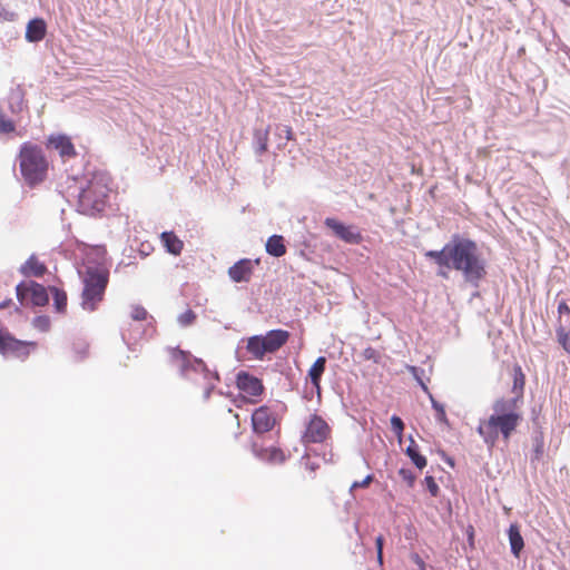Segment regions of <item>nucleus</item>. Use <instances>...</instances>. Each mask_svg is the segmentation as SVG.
Returning a JSON list of instances; mask_svg holds the SVG:
<instances>
[{
  "label": "nucleus",
  "mask_w": 570,
  "mask_h": 570,
  "mask_svg": "<svg viewBox=\"0 0 570 570\" xmlns=\"http://www.w3.org/2000/svg\"><path fill=\"white\" fill-rule=\"evenodd\" d=\"M236 387L249 396H259L264 393L263 381L247 371H239L236 374Z\"/></svg>",
  "instance_id": "nucleus-14"
},
{
  "label": "nucleus",
  "mask_w": 570,
  "mask_h": 570,
  "mask_svg": "<svg viewBox=\"0 0 570 570\" xmlns=\"http://www.w3.org/2000/svg\"><path fill=\"white\" fill-rule=\"evenodd\" d=\"M276 136H278L279 138L284 137L286 140L294 139V132L292 128L287 125H278L276 127Z\"/></svg>",
  "instance_id": "nucleus-45"
},
{
  "label": "nucleus",
  "mask_w": 570,
  "mask_h": 570,
  "mask_svg": "<svg viewBox=\"0 0 570 570\" xmlns=\"http://www.w3.org/2000/svg\"><path fill=\"white\" fill-rule=\"evenodd\" d=\"M129 266H135V263L132 261L128 262V263H125L124 261L119 262L118 265L116 266L115 268V272H119L122 267H129Z\"/></svg>",
  "instance_id": "nucleus-53"
},
{
  "label": "nucleus",
  "mask_w": 570,
  "mask_h": 570,
  "mask_svg": "<svg viewBox=\"0 0 570 570\" xmlns=\"http://www.w3.org/2000/svg\"><path fill=\"white\" fill-rule=\"evenodd\" d=\"M390 424H391V430L397 438L399 443H401L403 440V435H404L403 420L397 414H393L390 419Z\"/></svg>",
  "instance_id": "nucleus-34"
},
{
  "label": "nucleus",
  "mask_w": 570,
  "mask_h": 570,
  "mask_svg": "<svg viewBox=\"0 0 570 570\" xmlns=\"http://www.w3.org/2000/svg\"><path fill=\"white\" fill-rule=\"evenodd\" d=\"M405 455L419 470H423L428 465V459L420 452V448L412 435H409V445L405 449Z\"/></svg>",
  "instance_id": "nucleus-24"
},
{
  "label": "nucleus",
  "mask_w": 570,
  "mask_h": 570,
  "mask_svg": "<svg viewBox=\"0 0 570 570\" xmlns=\"http://www.w3.org/2000/svg\"><path fill=\"white\" fill-rule=\"evenodd\" d=\"M19 14L13 11V10H10L7 6L0 3V21L1 22H12V21H16L18 19Z\"/></svg>",
  "instance_id": "nucleus-41"
},
{
  "label": "nucleus",
  "mask_w": 570,
  "mask_h": 570,
  "mask_svg": "<svg viewBox=\"0 0 570 570\" xmlns=\"http://www.w3.org/2000/svg\"><path fill=\"white\" fill-rule=\"evenodd\" d=\"M266 253L275 258H279L286 254L285 238L283 235L273 234L265 243Z\"/></svg>",
  "instance_id": "nucleus-23"
},
{
  "label": "nucleus",
  "mask_w": 570,
  "mask_h": 570,
  "mask_svg": "<svg viewBox=\"0 0 570 570\" xmlns=\"http://www.w3.org/2000/svg\"><path fill=\"white\" fill-rule=\"evenodd\" d=\"M170 364L177 368L178 375L191 382L194 385H200L203 380L213 375L205 361L191 354L190 351L181 350L179 346L167 347Z\"/></svg>",
  "instance_id": "nucleus-5"
},
{
  "label": "nucleus",
  "mask_w": 570,
  "mask_h": 570,
  "mask_svg": "<svg viewBox=\"0 0 570 570\" xmlns=\"http://www.w3.org/2000/svg\"><path fill=\"white\" fill-rule=\"evenodd\" d=\"M465 535H466V541H468L469 547L471 549H474L475 548V541H474L475 530L472 524H468V527L465 528Z\"/></svg>",
  "instance_id": "nucleus-49"
},
{
  "label": "nucleus",
  "mask_w": 570,
  "mask_h": 570,
  "mask_svg": "<svg viewBox=\"0 0 570 570\" xmlns=\"http://www.w3.org/2000/svg\"><path fill=\"white\" fill-rule=\"evenodd\" d=\"M49 286L32 281H21L16 286V295L21 305L42 307L49 303Z\"/></svg>",
  "instance_id": "nucleus-7"
},
{
  "label": "nucleus",
  "mask_w": 570,
  "mask_h": 570,
  "mask_svg": "<svg viewBox=\"0 0 570 570\" xmlns=\"http://www.w3.org/2000/svg\"><path fill=\"white\" fill-rule=\"evenodd\" d=\"M19 273L26 277H42L47 273V266L40 262L36 254H31L29 258L19 267Z\"/></svg>",
  "instance_id": "nucleus-20"
},
{
  "label": "nucleus",
  "mask_w": 570,
  "mask_h": 570,
  "mask_svg": "<svg viewBox=\"0 0 570 570\" xmlns=\"http://www.w3.org/2000/svg\"><path fill=\"white\" fill-rule=\"evenodd\" d=\"M333 456L334 455H333L332 452H330V458H326V454L324 453L323 459H324L325 462H333Z\"/></svg>",
  "instance_id": "nucleus-59"
},
{
  "label": "nucleus",
  "mask_w": 570,
  "mask_h": 570,
  "mask_svg": "<svg viewBox=\"0 0 570 570\" xmlns=\"http://www.w3.org/2000/svg\"><path fill=\"white\" fill-rule=\"evenodd\" d=\"M558 343L569 352L570 347V332L566 331V328L562 325H559L556 330Z\"/></svg>",
  "instance_id": "nucleus-38"
},
{
  "label": "nucleus",
  "mask_w": 570,
  "mask_h": 570,
  "mask_svg": "<svg viewBox=\"0 0 570 570\" xmlns=\"http://www.w3.org/2000/svg\"><path fill=\"white\" fill-rule=\"evenodd\" d=\"M374 480V474L370 473L367 474L363 480L361 481H354L350 488V491L353 492L357 488H365L368 487L370 483Z\"/></svg>",
  "instance_id": "nucleus-46"
},
{
  "label": "nucleus",
  "mask_w": 570,
  "mask_h": 570,
  "mask_svg": "<svg viewBox=\"0 0 570 570\" xmlns=\"http://www.w3.org/2000/svg\"><path fill=\"white\" fill-rule=\"evenodd\" d=\"M12 304L11 298H7L0 303V309L8 308Z\"/></svg>",
  "instance_id": "nucleus-56"
},
{
  "label": "nucleus",
  "mask_w": 570,
  "mask_h": 570,
  "mask_svg": "<svg viewBox=\"0 0 570 570\" xmlns=\"http://www.w3.org/2000/svg\"><path fill=\"white\" fill-rule=\"evenodd\" d=\"M220 382V375L217 372V370H214L213 375L208 376V379L203 380L202 386L204 389L203 392V400L204 402H207L210 399L212 393L216 389V384Z\"/></svg>",
  "instance_id": "nucleus-30"
},
{
  "label": "nucleus",
  "mask_w": 570,
  "mask_h": 570,
  "mask_svg": "<svg viewBox=\"0 0 570 570\" xmlns=\"http://www.w3.org/2000/svg\"><path fill=\"white\" fill-rule=\"evenodd\" d=\"M361 355L363 360L372 361L374 364H380L382 361V354L372 346L364 348Z\"/></svg>",
  "instance_id": "nucleus-37"
},
{
  "label": "nucleus",
  "mask_w": 570,
  "mask_h": 570,
  "mask_svg": "<svg viewBox=\"0 0 570 570\" xmlns=\"http://www.w3.org/2000/svg\"><path fill=\"white\" fill-rule=\"evenodd\" d=\"M524 383H525V376L522 373L521 367L520 366H515L514 367V374H513L512 392L515 395H519L520 399L522 397V394H523Z\"/></svg>",
  "instance_id": "nucleus-32"
},
{
  "label": "nucleus",
  "mask_w": 570,
  "mask_h": 570,
  "mask_svg": "<svg viewBox=\"0 0 570 570\" xmlns=\"http://www.w3.org/2000/svg\"><path fill=\"white\" fill-rule=\"evenodd\" d=\"M314 254V249L308 240H303L302 248L297 250V255L304 258L305 261H313L312 255Z\"/></svg>",
  "instance_id": "nucleus-43"
},
{
  "label": "nucleus",
  "mask_w": 570,
  "mask_h": 570,
  "mask_svg": "<svg viewBox=\"0 0 570 570\" xmlns=\"http://www.w3.org/2000/svg\"><path fill=\"white\" fill-rule=\"evenodd\" d=\"M36 346V342L19 340L9 331L0 330V354L3 356L12 355L17 358L24 360Z\"/></svg>",
  "instance_id": "nucleus-8"
},
{
  "label": "nucleus",
  "mask_w": 570,
  "mask_h": 570,
  "mask_svg": "<svg viewBox=\"0 0 570 570\" xmlns=\"http://www.w3.org/2000/svg\"><path fill=\"white\" fill-rule=\"evenodd\" d=\"M399 475L407 484L409 488H413L416 481V474L409 468H401Z\"/></svg>",
  "instance_id": "nucleus-39"
},
{
  "label": "nucleus",
  "mask_w": 570,
  "mask_h": 570,
  "mask_svg": "<svg viewBox=\"0 0 570 570\" xmlns=\"http://www.w3.org/2000/svg\"><path fill=\"white\" fill-rule=\"evenodd\" d=\"M110 178L105 171H95L79 185L77 210L89 217H102L110 207Z\"/></svg>",
  "instance_id": "nucleus-2"
},
{
  "label": "nucleus",
  "mask_w": 570,
  "mask_h": 570,
  "mask_svg": "<svg viewBox=\"0 0 570 570\" xmlns=\"http://www.w3.org/2000/svg\"><path fill=\"white\" fill-rule=\"evenodd\" d=\"M424 257L436 266L439 278L449 279L450 273L456 272L464 285L473 289L471 297H481L480 288L489 274V261L475 239L463 233H453L441 249H429Z\"/></svg>",
  "instance_id": "nucleus-1"
},
{
  "label": "nucleus",
  "mask_w": 570,
  "mask_h": 570,
  "mask_svg": "<svg viewBox=\"0 0 570 570\" xmlns=\"http://www.w3.org/2000/svg\"><path fill=\"white\" fill-rule=\"evenodd\" d=\"M423 482L431 497L435 498L440 494V487L436 483L435 478L433 475L426 474Z\"/></svg>",
  "instance_id": "nucleus-40"
},
{
  "label": "nucleus",
  "mask_w": 570,
  "mask_h": 570,
  "mask_svg": "<svg viewBox=\"0 0 570 570\" xmlns=\"http://www.w3.org/2000/svg\"><path fill=\"white\" fill-rule=\"evenodd\" d=\"M130 316L134 321H145L148 317L147 309L141 305H134Z\"/></svg>",
  "instance_id": "nucleus-44"
},
{
  "label": "nucleus",
  "mask_w": 570,
  "mask_h": 570,
  "mask_svg": "<svg viewBox=\"0 0 570 570\" xmlns=\"http://www.w3.org/2000/svg\"><path fill=\"white\" fill-rule=\"evenodd\" d=\"M252 452L258 460L267 463H284L286 456L284 452L276 446L264 448L256 442L252 443Z\"/></svg>",
  "instance_id": "nucleus-17"
},
{
  "label": "nucleus",
  "mask_w": 570,
  "mask_h": 570,
  "mask_svg": "<svg viewBox=\"0 0 570 570\" xmlns=\"http://www.w3.org/2000/svg\"><path fill=\"white\" fill-rule=\"evenodd\" d=\"M410 560L417 567V570H426L425 561L417 552H411Z\"/></svg>",
  "instance_id": "nucleus-47"
},
{
  "label": "nucleus",
  "mask_w": 570,
  "mask_h": 570,
  "mask_svg": "<svg viewBox=\"0 0 570 570\" xmlns=\"http://www.w3.org/2000/svg\"><path fill=\"white\" fill-rule=\"evenodd\" d=\"M558 313H559L560 317L562 315H564V314H567V315L570 314V307H569L568 303L564 299L559 302V304H558Z\"/></svg>",
  "instance_id": "nucleus-50"
},
{
  "label": "nucleus",
  "mask_w": 570,
  "mask_h": 570,
  "mask_svg": "<svg viewBox=\"0 0 570 570\" xmlns=\"http://www.w3.org/2000/svg\"><path fill=\"white\" fill-rule=\"evenodd\" d=\"M160 242L168 254L174 256L180 255L184 243L173 230L163 232L160 234Z\"/></svg>",
  "instance_id": "nucleus-22"
},
{
  "label": "nucleus",
  "mask_w": 570,
  "mask_h": 570,
  "mask_svg": "<svg viewBox=\"0 0 570 570\" xmlns=\"http://www.w3.org/2000/svg\"><path fill=\"white\" fill-rule=\"evenodd\" d=\"M431 402V407L434 411L435 421L440 424L449 425V420L445 412V405L439 402L431 392L426 393Z\"/></svg>",
  "instance_id": "nucleus-29"
},
{
  "label": "nucleus",
  "mask_w": 570,
  "mask_h": 570,
  "mask_svg": "<svg viewBox=\"0 0 570 570\" xmlns=\"http://www.w3.org/2000/svg\"><path fill=\"white\" fill-rule=\"evenodd\" d=\"M499 434H500V432L495 428L487 426V433L484 434V436L482 439L489 448H492L495 445V443L499 439Z\"/></svg>",
  "instance_id": "nucleus-42"
},
{
  "label": "nucleus",
  "mask_w": 570,
  "mask_h": 570,
  "mask_svg": "<svg viewBox=\"0 0 570 570\" xmlns=\"http://www.w3.org/2000/svg\"><path fill=\"white\" fill-rule=\"evenodd\" d=\"M289 332L283 328H274L265 334H256L244 337L240 342H246V352L252 360L262 361L267 354L276 353L283 345L287 343Z\"/></svg>",
  "instance_id": "nucleus-6"
},
{
  "label": "nucleus",
  "mask_w": 570,
  "mask_h": 570,
  "mask_svg": "<svg viewBox=\"0 0 570 570\" xmlns=\"http://www.w3.org/2000/svg\"><path fill=\"white\" fill-rule=\"evenodd\" d=\"M330 424L317 413L309 415L308 421L305 423V431L302 435L304 444L307 443H323L331 434Z\"/></svg>",
  "instance_id": "nucleus-10"
},
{
  "label": "nucleus",
  "mask_w": 570,
  "mask_h": 570,
  "mask_svg": "<svg viewBox=\"0 0 570 570\" xmlns=\"http://www.w3.org/2000/svg\"><path fill=\"white\" fill-rule=\"evenodd\" d=\"M544 452V440L541 431H535L532 435V454L531 463L540 461Z\"/></svg>",
  "instance_id": "nucleus-28"
},
{
  "label": "nucleus",
  "mask_w": 570,
  "mask_h": 570,
  "mask_svg": "<svg viewBox=\"0 0 570 570\" xmlns=\"http://www.w3.org/2000/svg\"><path fill=\"white\" fill-rule=\"evenodd\" d=\"M46 147L56 150L62 159L77 156L76 147L67 134H51L47 137Z\"/></svg>",
  "instance_id": "nucleus-12"
},
{
  "label": "nucleus",
  "mask_w": 570,
  "mask_h": 570,
  "mask_svg": "<svg viewBox=\"0 0 570 570\" xmlns=\"http://www.w3.org/2000/svg\"><path fill=\"white\" fill-rule=\"evenodd\" d=\"M312 396H313V392H311L309 394H307V393L304 394V399H307V400L312 399Z\"/></svg>",
  "instance_id": "nucleus-60"
},
{
  "label": "nucleus",
  "mask_w": 570,
  "mask_h": 570,
  "mask_svg": "<svg viewBox=\"0 0 570 570\" xmlns=\"http://www.w3.org/2000/svg\"><path fill=\"white\" fill-rule=\"evenodd\" d=\"M443 460L444 462L450 465L451 468H454L455 465V460L452 458V456H449L446 455L445 453H443Z\"/></svg>",
  "instance_id": "nucleus-54"
},
{
  "label": "nucleus",
  "mask_w": 570,
  "mask_h": 570,
  "mask_svg": "<svg viewBox=\"0 0 570 570\" xmlns=\"http://www.w3.org/2000/svg\"><path fill=\"white\" fill-rule=\"evenodd\" d=\"M151 249V246L149 244L145 245V244H141V248L139 250L141 257H146L149 255V250Z\"/></svg>",
  "instance_id": "nucleus-52"
},
{
  "label": "nucleus",
  "mask_w": 570,
  "mask_h": 570,
  "mask_svg": "<svg viewBox=\"0 0 570 570\" xmlns=\"http://www.w3.org/2000/svg\"><path fill=\"white\" fill-rule=\"evenodd\" d=\"M306 468L311 471H316L318 469V464L315 462H309L306 464Z\"/></svg>",
  "instance_id": "nucleus-58"
},
{
  "label": "nucleus",
  "mask_w": 570,
  "mask_h": 570,
  "mask_svg": "<svg viewBox=\"0 0 570 570\" xmlns=\"http://www.w3.org/2000/svg\"><path fill=\"white\" fill-rule=\"evenodd\" d=\"M129 250H130V253H132V252H134V248H132V247H130V248H129ZM131 256H132L131 254H128V257H131Z\"/></svg>",
  "instance_id": "nucleus-62"
},
{
  "label": "nucleus",
  "mask_w": 570,
  "mask_h": 570,
  "mask_svg": "<svg viewBox=\"0 0 570 570\" xmlns=\"http://www.w3.org/2000/svg\"><path fill=\"white\" fill-rule=\"evenodd\" d=\"M82 282L80 306L86 312H95L104 301L109 283V271L99 265H86L78 268Z\"/></svg>",
  "instance_id": "nucleus-3"
},
{
  "label": "nucleus",
  "mask_w": 570,
  "mask_h": 570,
  "mask_svg": "<svg viewBox=\"0 0 570 570\" xmlns=\"http://www.w3.org/2000/svg\"><path fill=\"white\" fill-rule=\"evenodd\" d=\"M275 417L269 413L266 405L258 406L252 413V429L256 434H264L274 429Z\"/></svg>",
  "instance_id": "nucleus-15"
},
{
  "label": "nucleus",
  "mask_w": 570,
  "mask_h": 570,
  "mask_svg": "<svg viewBox=\"0 0 570 570\" xmlns=\"http://www.w3.org/2000/svg\"><path fill=\"white\" fill-rule=\"evenodd\" d=\"M218 393H219L220 395H224V394H225V391L219 390V391H218Z\"/></svg>",
  "instance_id": "nucleus-64"
},
{
  "label": "nucleus",
  "mask_w": 570,
  "mask_h": 570,
  "mask_svg": "<svg viewBox=\"0 0 570 570\" xmlns=\"http://www.w3.org/2000/svg\"><path fill=\"white\" fill-rule=\"evenodd\" d=\"M376 560L380 566H383V562H384L383 551L376 552Z\"/></svg>",
  "instance_id": "nucleus-57"
},
{
  "label": "nucleus",
  "mask_w": 570,
  "mask_h": 570,
  "mask_svg": "<svg viewBox=\"0 0 570 570\" xmlns=\"http://www.w3.org/2000/svg\"><path fill=\"white\" fill-rule=\"evenodd\" d=\"M405 368L406 371L412 375V377L415 380V382L417 383V385L425 392V393H429L430 390L426 385V383L424 382V375H425V371L424 368L420 367V366H416V365H410V364H406L405 365Z\"/></svg>",
  "instance_id": "nucleus-31"
},
{
  "label": "nucleus",
  "mask_w": 570,
  "mask_h": 570,
  "mask_svg": "<svg viewBox=\"0 0 570 570\" xmlns=\"http://www.w3.org/2000/svg\"><path fill=\"white\" fill-rule=\"evenodd\" d=\"M476 432L479 433L480 436H484V434L487 433V429L484 428V422H481L479 424V426L476 428Z\"/></svg>",
  "instance_id": "nucleus-55"
},
{
  "label": "nucleus",
  "mask_w": 570,
  "mask_h": 570,
  "mask_svg": "<svg viewBox=\"0 0 570 570\" xmlns=\"http://www.w3.org/2000/svg\"><path fill=\"white\" fill-rule=\"evenodd\" d=\"M18 161L20 174L29 187H35L46 179L49 163L40 146L31 141L22 142Z\"/></svg>",
  "instance_id": "nucleus-4"
},
{
  "label": "nucleus",
  "mask_w": 570,
  "mask_h": 570,
  "mask_svg": "<svg viewBox=\"0 0 570 570\" xmlns=\"http://www.w3.org/2000/svg\"><path fill=\"white\" fill-rule=\"evenodd\" d=\"M50 317L47 315H38L32 320V326L42 333L50 330Z\"/></svg>",
  "instance_id": "nucleus-36"
},
{
  "label": "nucleus",
  "mask_w": 570,
  "mask_h": 570,
  "mask_svg": "<svg viewBox=\"0 0 570 570\" xmlns=\"http://www.w3.org/2000/svg\"><path fill=\"white\" fill-rule=\"evenodd\" d=\"M507 534L509 539L511 554L514 558H520L521 552L524 548V540L518 523H511L507 530Z\"/></svg>",
  "instance_id": "nucleus-21"
},
{
  "label": "nucleus",
  "mask_w": 570,
  "mask_h": 570,
  "mask_svg": "<svg viewBox=\"0 0 570 570\" xmlns=\"http://www.w3.org/2000/svg\"><path fill=\"white\" fill-rule=\"evenodd\" d=\"M324 226L331 229L336 238L346 244L358 245L363 242V235L355 225L346 224L336 217H326Z\"/></svg>",
  "instance_id": "nucleus-9"
},
{
  "label": "nucleus",
  "mask_w": 570,
  "mask_h": 570,
  "mask_svg": "<svg viewBox=\"0 0 570 570\" xmlns=\"http://www.w3.org/2000/svg\"><path fill=\"white\" fill-rule=\"evenodd\" d=\"M196 318L197 314L193 309L188 308L184 313L178 315L177 323L179 324L180 327L185 328L191 326L195 323Z\"/></svg>",
  "instance_id": "nucleus-35"
},
{
  "label": "nucleus",
  "mask_w": 570,
  "mask_h": 570,
  "mask_svg": "<svg viewBox=\"0 0 570 570\" xmlns=\"http://www.w3.org/2000/svg\"><path fill=\"white\" fill-rule=\"evenodd\" d=\"M374 542H375L376 552L383 551L384 543H385L384 535L383 534L376 535Z\"/></svg>",
  "instance_id": "nucleus-51"
},
{
  "label": "nucleus",
  "mask_w": 570,
  "mask_h": 570,
  "mask_svg": "<svg viewBox=\"0 0 570 570\" xmlns=\"http://www.w3.org/2000/svg\"><path fill=\"white\" fill-rule=\"evenodd\" d=\"M7 108L12 115H20L26 107L24 90L20 85L11 88L6 98Z\"/></svg>",
  "instance_id": "nucleus-19"
},
{
  "label": "nucleus",
  "mask_w": 570,
  "mask_h": 570,
  "mask_svg": "<svg viewBox=\"0 0 570 570\" xmlns=\"http://www.w3.org/2000/svg\"><path fill=\"white\" fill-rule=\"evenodd\" d=\"M521 420L520 413H504L502 415H490L485 424L488 428H495L508 441Z\"/></svg>",
  "instance_id": "nucleus-11"
},
{
  "label": "nucleus",
  "mask_w": 570,
  "mask_h": 570,
  "mask_svg": "<svg viewBox=\"0 0 570 570\" xmlns=\"http://www.w3.org/2000/svg\"><path fill=\"white\" fill-rule=\"evenodd\" d=\"M14 312H20V308L18 306L14 307Z\"/></svg>",
  "instance_id": "nucleus-63"
},
{
  "label": "nucleus",
  "mask_w": 570,
  "mask_h": 570,
  "mask_svg": "<svg viewBox=\"0 0 570 570\" xmlns=\"http://www.w3.org/2000/svg\"><path fill=\"white\" fill-rule=\"evenodd\" d=\"M326 357L318 356L307 371L306 382L309 381L316 390L318 400L321 399V381L326 370Z\"/></svg>",
  "instance_id": "nucleus-18"
},
{
  "label": "nucleus",
  "mask_w": 570,
  "mask_h": 570,
  "mask_svg": "<svg viewBox=\"0 0 570 570\" xmlns=\"http://www.w3.org/2000/svg\"><path fill=\"white\" fill-rule=\"evenodd\" d=\"M48 26L42 17L31 18L26 26L24 39L29 43H38L47 36Z\"/></svg>",
  "instance_id": "nucleus-16"
},
{
  "label": "nucleus",
  "mask_w": 570,
  "mask_h": 570,
  "mask_svg": "<svg viewBox=\"0 0 570 570\" xmlns=\"http://www.w3.org/2000/svg\"><path fill=\"white\" fill-rule=\"evenodd\" d=\"M91 255L95 256L92 262L89 261L88 265H99L101 267H105V264L107 262V249L105 245H96L92 248Z\"/></svg>",
  "instance_id": "nucleus-33"
},
{
  "label": "nucleus",
  "mask_w": 570,
  "mask_h": 570,
  "mask_svg": "<svg viewBox=\"0 0 570 570\" xmlns=\"http://www.w3.org/2000/svg\"><path fill=\"white\" fill-rule=\"evenodd\" d=\"M268 128L266 129H255L253 137V145L255 149V154L262 156L267 151L268 147Z\"/></svg>",
  "instance_id": "nucleus-27"
},
{
  "label": "nucleus",
  "mask_w": 570,
  "mask_h": 570,
  "mask_svg": "<svg viewBox=\"0 0 570 570\" xmlns=\"http://www.w3.org/2000/svg\"><path fill=\"white\" fill-rule=\"evenodd\" d=\"M234 404L236 405V407H240V404H239V403H237V401H236V400H234Z\"/></svg>",
  "instance_id": "nucleus-61"
},
{
  "label": "nucleus",
  "mask_w": 570,
  "mask_h": 570,
  "mask_svg": "<svg viewBox=\"0 0 570 570\" xmlns=\"http://www.w3.org/2000/svg\"><path fill=\"white\" fill-rule=\"evenodd\" d=\"M50 294L53 298V308L57 313L63 314L67 311L68 297L65 289L57 286H49Z\"/></svg>",
  "instance_id": "nucleus-26"
},
{
  "label": "nucleus",
  "mask_w": 570,
  "mask_h": 570,
  "mask_svg": "<svg viewBox=\"0 0 570 570\" xmlns=\"http://www.w3.org/2000/svg\"><path fill=\"white\" fill-rule=\"evenodd\" d=\"M520 400L519 395H515L510 399H499L497 400L493 405V413L491 415H502L504 413H518L515 411L517 403Z\"/></svg>",
  "instance_id": "nucleus-25"
},
{
  "label": "nucleus",
  "mask_w": 570,
  "mask_h": 570,
  "mask_svg": "<svg viewBox=\"0 0 570 570\" xmlns=\"http://www.w3.org/2000/svg\"><path fill=\"white\" fill-rule=\"evenodd\" d=\"M73 351L77 355V360L81 361V360L86 358L88 355V345L87 344H81V345L75 344Z\"/></svg>",
  "instance_id": "nucleus-48"
},
{
  "label": "nucleus",
  "mask_w": 570,
  "mask_h": 570,
  "mask_svg": "<svg viewBox=\"0 0 570 570\" xmlns=\"http://www.w3.org/2000/svg\"><path fill=\"white\" fill-rule=\"evenodd\" d=\"M259 259L240 258L228 268V276L234 283H248Z\"/></svg>",
  "instance_id": "nucleus-13"
}]
</instances>
